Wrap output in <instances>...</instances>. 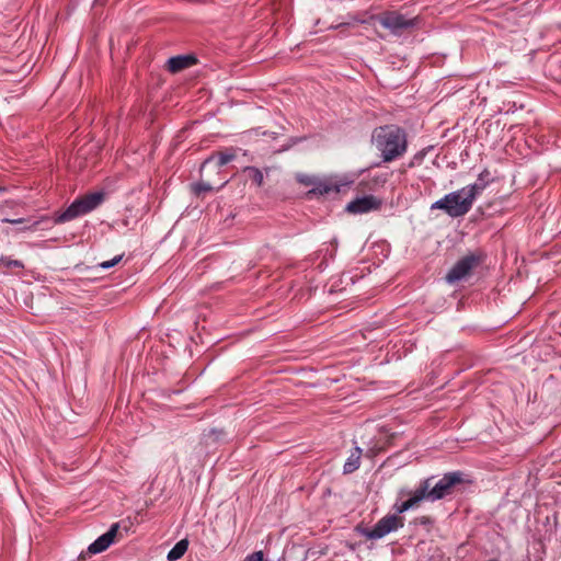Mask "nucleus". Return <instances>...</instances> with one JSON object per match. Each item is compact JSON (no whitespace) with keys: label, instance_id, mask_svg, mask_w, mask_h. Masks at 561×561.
<instances>
[{"label":"nucleus","instance_id":"obj_1","mask_svg":"<svg viewBox=\"0 0 561 561\" xmlns=\"http://www.w3.org/2000/svg\"><path fill=\"white\" fill-rule=\"evenodd\" d=\"M371 142L381 153L383 162H391L402 157L408 148L405 131L396 125L375 128Z\"/></svg>","mask_w":561,"mask_h":561},{"label":"nucleus","instance_id":"obj_2","mask_svg":"<svg viewBox=\"0 0 561 561\" xmlns=\"http://www.w3.org/2000/svg\"><path fill=\"white\" fill-rule=\"evenodd\" d=\"M473 201L467 192L461 190L446 194L443 198L432 204L431 209H442L450 217L465 216L472 207Z\"/></svg>","mask_w":561,"mask_h":561},{"label":"nucleus","instance_id":"obj_3","mask_svg":"<svg viewBox=\"0 0 561 561\" xmlns=\"http://www.w3.org/2000/svg\"><path fill=\"white\" fill-rule=\"evenodd\" d=\"M462 476L460 472H450L445 474L436 483H433V478L424 480L419 490L424 495V500L435 502L438 501L451 492V489L457 483H460Z\"/></svg>","mask_w":561,"mask_h":561},{"label":"nucleus","instance_id":"obj_4","mask_svg":"<svg viewBox=\"0 0 561 561\" xmlns=\"http://www.w3.org/2000/svg\"><path fill=\"white\" fill-rule=\"evenodd\" d=\"M103 193L95 192L76 199L65 211L59 214L55 224L70 221L95 209L103 202Z\"/></svg>","mask_w":561,"mask_h":561},{"label":"nucleus","instance_id":"obj_5","mask_svg":"<svg viewBox=\"0 0 561 561\" xmlns=\"http://www.w3.org/2000/svg\"><path fill=\"white\" fill-rule=\"evenodd\" d=\"M378 22L393 35H401L405 30L415 25V19H407L397 12H387L377 18Z\"/></svg>","mask_w":561,"mask_h":561},{"label":"nucleus","instance_id":"obj_6","mask_svg":"<svg viewBox=\"0 0 561 561\" xmlns=\"http://www.w3.org/2000/svg\"><path fill=\"white\" fill-rule=\"evenodd\" d=\"M403 526V520L398 515H387L382 517L371 529L365 531L368 539H380L391 531Z\"/></svg>","mask_w":561,"mask_h":561},{"label":"nucleus","instance_id":"obj_7","mask_svg":"<svg viewBox=\"0 0 561 561\" xmlns=\"http://www.w3.org/2000/svg\"><path fill=\"white\" fill-rule=\"evenodd\" d=\"M477 265V259L473 255H468L459 260L446 275V280L454 284L463 279L469 272Z\"/></svg>","mask_w":561,"mask_h":561},{"label":"nucleus","instance_id":"obj_8","mask_svg":"<svg viewBox=\"0 0 561 561\" xmlns=\"http://www.w3.org/2000/svg\"><path fill=\"white\" fill-rule=\"evenodd\" d=\"M381 201L373 195L356 198L347 204L346 210L352 214H365L379 209Z\"/></svg>","mask_w":561,"mask_h":561},{"label":"nucleus","instance_id":"obj_9","mask_svg":"<svg viewBox=\"0 0 561 561\" xmlns=\"http://www.w3.org/2000/svg\"><path fill=\"white\" fill-rule=\"evenodd\" d=\"M118 528V524H113L105 534L100 536L95 541H93L89 546L88 551L92 554L105 551L114 542Z\"/></svg>","mask_w":561,"mask_h":561},{"label":"nucleus","instance_id":"obj_10","mask_svg":"<svg viewBox=\"0 0 561 561\" xmlns=\"http://www.w3.org/2000/svg\"><path fill=\"white\" fill-rule=\"evenodd\" d=\"M341 184L334 178L329 179H314L312 188L308 192L309 194L325 195L331 193H339Z\"/></svg>","mask_w":561,"mask_h":561},{"label":"nucleus","instance_id":"obj_11","mask_svg":"<svg viewBox=\"0 0 561 561\" xmlns=\"http://www.w3.org/2000/svg\"><path fill=\"white\" fill-rule=\"evenodd\" d=\"M236 158L234 150L229 149L226 151H220L211 154L208 159H206L202 164V170L207 168L210 164H214L216 168H221L232 161Z\"/></svg>","mask_w":561,"mask_h":561},{"label":"nucleus","instance_id":"obj_12","mask_svg":"<svg viewBox=\"0 0 561 561\" xmlns=\"http://www.w3.org/2000/svg\"><path fill=\"white\" fill-rule=\"evenodd\" d=\"M196 64V58L192 55L175 56L168 60V70L172 73L180 72Z\"/></svg>","mask_w":561,"mask_h":561},{"label":"nucleus","instance_id":"obj_13","mask_svg":"<svg viewBox=\"0 0 561 561\" xmlns=\"http://www.w3.org/2000/svg\"><path fill=\"white\" fill-rule=\"evenodd\" d=\"M489 175V172L484 171L482 172L478 180L470 185H467L463 187V190L467 192L468 196L474 202L476 198L485 190L488 185V180L484 178Z\"/></svg>","mask_w":561,"mask_h":561},{"label":"nucleus","instance_id":"obj_14","mask_svg":"<svg viewBox=\"0 0 561 561\" xmlns=\"http://www.w3.org/2000/svg\"><path fill=\"white\" fill-rule=\"evenodd\" d=\"M362 449L355 447L344 463V473H352L358 469L360 463Z\"/></svg>","mask_w":561,"mask_h":561},{"label":"nucleus","instance_id":"obj_15","mask_svg":"<svg viewBox=\"0 0 561 561\" xmlns=\"http://www.w3.org/2000/svg\"><path fill=\"white\" fill-rule=\"evenodd\" d=\"M421 501H424L423 493L420 492L419 488L412 493L411 497L403 503H401L399 506H397L398 513H404L413 507H415Z\"/></svg>","mask_w":561,"mask_h":561},{"label":"nucleus","instance_id":"obj_16","mask_svg":"<svg viewBox=\"0 0 561 561\" xmlns=\"http://www.w3.org/2000/svg\"><path fill=\"white\" fill-rule=\"evenodd\" d=\"M188 541L187 539H182L175 543V546L169 551L167 559L169 561H176L181 559L184 553L187 551Z\"/></svg>","mask_w":561,"mask_h":561},{"label":"nucleus","instance_id":"obj_17","mask_svg":"<svg viewBox=\"0 0 561 561\" xmlns=\"http://www.w3.org/2000/svg\"><path fill=\"white\" fill-rule=\"evenodd\" d=\"M245 172L248 173L252 182L255 183L257 186H261L263 184V173L259 169L249 167L245 169Z\"/></svg>","mask_w":561,"mask_h":561},{"label":"nucleus","instance_id":"obj_18","mask_svg":"<svg viewBox=\"0 0 561 561\" xmlns=\"http://www.w3.org/2000/svg\"><path fill=\"white\" fill-rule=\"evenodd\" d=\"M0 263L5 265L7 267L22 268L24 266L21 261L11 260L10 257H5V256L0 257Z\"/></svg>","mask_w":561,"mask_h":561},{"label":"nucleus","instance_id":"obj_19","mask_svg":"<svg viewBox=\"0 0 561 561\" xmlns=\"http://www.w3.org/2000/svg\"><path fill=\"white\" fill-rule=\"evenodd\" d=\"M193 190L196 194H201V193L210 192L213 190V186L206 182H199V183L194 184Z\"/></svg>","mask_w":561,"mask_h":561},{"label":"nucleus","instance_id":"obj_20","mask_svg":"<svg viewBox=\"0 0 561 561\" xmlns=\"http://www.w3.org/2000/svg\"><path fill=\"white\" fill-rule=\"evenodd\" d=\"M123 255H116L115 257H113L112 260H108V261H104V262H101L99 264V266L103 270H108L113 266H115L117 263L121 262Z\"/></svg>","mask_w":561,"mask_h":561},{"label":"nucleus","instance_id":"obj_21","mask_svg":"<svg viewBox=\"0 0 561 561\" xmlns=\"http://www.w3.org/2000/svg\"><path fill=\"white\" fill-rule=\"evenodd\" d=\"M297 181L305 185H312L314 182V176L306 175V174H297Z\"/></svg>","mask_w":561,"mask_h":561},{"label":"nucleus","instance_id":"obj_22","mask_svg":"<svg viewBox=\"0 0 561 561\" xmlns=\"http://www.w3.org/2000/svg\"><path fill=\"white\" fill-rule=\"evenodd\" d=\"M380 450H381V447H377V446L370 447L367 449L366 456L375 457Z\"/></svg>","mask_w":561,"mask_h":561},{"label":"nucleus","instance_id":"obj_23","mask_svg":"<svg viewBox=\"0 0 561 561\" xmlns=\"http://www.w3.org/2000/svg\"><path fill=\"white\" fill-rule=\"evenodd\" d=\"M3 222H9V224H13V225H16V224H22L24 222V219L22 218H19V219H9V218H4L2 219Z\"/></svg>","mask_w":561,"mask_h":561},{"label":"nucleus","instance_id":"obj_24","mask_svg":"<svg viewBox=\"0 0 561 561\" xmlns=\"http://www.w3.org/2000/svg\"><path fill=\"white\" fill-rule=\"evenodd\" d=\"M38 222H34L32 226L27 227L26 229L34 230L36 228Z\"/></svg>","mask_w":561,"mask_h":561},{"label":"nucleus","instance_id":"obj_25","mask_svg":"<svg viewBox=\"0 0 561 561\" xmlns=\"http://www.w3.org/2000/svg\"><path fill=\"white\" fill-rule=\"evenodd\" d=\"M3 191H4V187H1V186H0V192H3Z\"/></svg>","mask_w":561,"mask_h":561}]
</instances>
